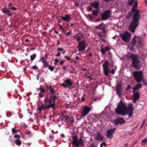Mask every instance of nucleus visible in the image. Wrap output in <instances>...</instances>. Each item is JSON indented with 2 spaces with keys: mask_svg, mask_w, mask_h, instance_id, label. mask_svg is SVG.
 I'll return each instance as SVG.
<instances>
[{
  "mask_svg": "<svg viewBox=\"0 0 147 147\" xmlns=\"http://www.w3.org/2000/svg\"><path fill=\"white\" fill-rule=\"evenodd\" d=\"M138 3L136 1L135 2L131 10L134 13L132 17V21L130 23L129 26V30L133 32H135L136 28L139 24V19L141 18V15L140 13L139 10L135 7H137Z\"/></svg>",
  "mask_w": 147,
  "mask_h": 147,
  "instance_id": "f257e3e1",
  "label": "nucleus"
},
{
  "mask_svg": "<svg viewBox=\"0 0 147 147\" xmlns=\"http://www.w3.org/2000/svg\"><path fill=\"white\" fill-rule=\"evenodd\" d=\"M134 110L133 107L131 104L126 107L122 101L121 100L115 109V112L117 114L124 116L128 114V117L130 118L133 115Z\"/></svg>",
  "mask_w": 147,
  "mask_h": 147,
  "instance_id": "f03ea898",
  "label": "nucleus"
},
{
  "mask_svg": "<svg viewBox=\"0 0 147 147\" xmlns=\"http://www.w3.org/2000/svg\"><path fill=\"white\" fill-rule=\"evenodd\" d=\"M126 57L128 60L131 59V66L137 69H140L141 67V64H140V61L138 59L137 55L133 53H131L126 55Z\"/></svg>",
  "mask_w": 147,
  "mask_h": 147,
  "instance_id": "7ed1b4c3",
  "label": "nucleus"
},
{
  "mask_svg": "<svg viewBox=\"0 0 147 147\" xmlns=\"http://www.w3.org/2000/svg\"><path fill=\"white\" fill-rule=\"evenodd\" d=\"M142 37L137 36L135 35L132 40V41L129 43L130 45L132 47H135L138 48L139 47H142L144 45V43L142 41Z\"/></svg>",
  "mask_w": 147,
  "mask_h": 147,
  "instance_id": "20e7f679",
  "label": "nucleus"
},
{
  "mask_svg": "<svg viewBox=\"0 0 147 147\" xmlns=\"http://www.w3.org/2000/svg\"><path fill=\"white\" fill-rule=\"evenodd\" d=\"M72 139L73 141L72 143L75 146L77 147H79L80 146L82 147L84 145V141L82 138L79 139H78L77 136H75L72 137Z\"/></svg>",
  "mask_w": 147,
  "mask_h": 147,
  "instance_id": "39448f33",
  "label": "nucleus"
},
{
  "mask_svg": "<svg viewBox=\"0 0 147 147\" xmlns=\"http://www.w3.org/2000/svg\"><path fill=\"white\" fill-rule=\"evenodd\" d=\"M143 72L142 71H134L133 73V76L134 80L138 83L141 82L143 79Z\"/></svg>",
  "mask_w": 147,
  "mask_h": 147,
  "instance_id": "423d86ee",
  "label": "nucleus"
},
{
  "mask_svg": "<svg viewBox=\"0 0 147 147\" xmlns=\"http://www.w3.org/2000/svg\"><path fill=\"white\" fill-rule=\"evenodd\" d=\"M111 11L109 10L105 11L102 15L101 20L104 21L110 17L111 15Z\"/></svg>",
  "mask_w": 147,
  "mask_h": 147,
  "instance_id": "0eeeda50",
  "label": "nucleus"
},
{
  "mask_svg": "<svg viewBox=\"0 0 147 147\" xmlns=\"http://www.w3.org/2000/svg\"><path fill=\"white\" fill-rule=\"evenodd\" d=\"M122 39L123 41L126 42H129L130 35L128 31H126L121 35Z\"/></svg>",
  "mask_w": 147,
  "mask_h": 147,
  "instance_id": "6e6552de",
  "label": "nucleus"
},
{
  "mask_svg": "<svg viewBox=\"0 0 147 147\" xmlns=\"http://www.w3.org/2000/svg\"><path fill=\"white\" fill-rule=\"evenodd\" d=\"M109 62L107 61H106L102 66L103 67L105 74L107 76H108L109 75Z\"/></svg>",
  "mask_w": 147,
  "mask_h": 147,
  "instance_id": "1a4fd4ad",
  "label": "nucleus"
},
{
  "mask_svg": "<svg viewBox=\"0 0 147 147\" xmlns=\"http://www.w3.org/2000/svg\"><path fill=\"white\" fill-rule=\"evenodd\" d=\"M91 108L90 107L85 106L83 107V111L81 114V116L83 117L88 114L89 112L91 111Z\"/></svg>",
  "mask_w": 147,
  "mask_h": 147,
  "instance_id": "9d476101",
  "label": "nucleus"
},
{
  "mask_svg": "<svg viewBox=\"0 0 147 147\" xmlns=\"http://www.w3.org/2000/svg\"><path fill=\"white\" fill-rule=\"evenodd\" d=\"M114 124L116 125H118L119 124L123 125L125 123L126 121L123 118L118 117L114 120Z\"/></svg>",
  "mask_w": 147,
  "mask_h": 147,
  "instance_id": "9b49d317",
  "label": "nucleus"
},
{
  "mask_svg": "<svg viewBox=\"0 0 147 147\" xmlns=\"http://www.w3.org/2000/svg\"><path fill=\"white\" fill-rule=\"evenodd\" d=\"M133 94L132 96V100L133 102L136 103V101L140 98V94L139 92H133Z\"/></svg>",
  "mask_w": 147,
  "mask_h": 147,
  "instance_id": "f8f14e48",
  "label": "nucleus"
},
{
  "mask_svg": "<svg viewBox=\"0 0 147 147\" xmlns=\"http://www.w3.org/2000/svg\"><path fill=\"white\" fill-rule=\"evenodd\" d=\"M78 50L79 51L84 50L86 48V43L84 40H83L79 42L78 46Z\"/></svg>",
  "mask_w": 147,
  "mask_h": 147,
  "instance_id": "ddd939ff",
  "label": "nucleus"
},
{
  "mask_svg": "<svg viewBox=\"0 0 147 147\" xmlns=\"http://www.w3.org/2000/svg\"><path fill=\"white\" fill-rule=\"evenodd\" d=\"M116 129V128H114L107 130V134L106 135L107 137L110 139H111Z\"/></svg>",
  "mask_w": 147,
  "mask_h": 147,
  "instance_id": "4468645a",
  "label": "nucleus"
},
{
  "mask_svg": "<svg viewBox=\"0 0 147 147\" xmlns=\"http://www.w3.org/2000/svg\"><path fill=\"white\" fill-rule=\"evenodd\" d=\"M2 12L8 16H11L13 15V13L10 12V11L6 7H3L2 9Z\"/></svg>",
  "mask_w": 147,
  "mask_h": 147,
  "instance_id": "2eb2a0df",
  "label": "nucleus"
},
{
  "mask_svg": "<svg viewBox=\"0 0 147 147\" xmlns=\"http://www.w3.org/2000/svg\"><path fill=\"white\" fill-rule=\"evenodd\" d=\"M50 108L49 105L47 106L45 105L42 104L37 107V110L39 111L40 112H41L42 110H44L46 109H49Z\"/></svg>",
  "mask_w": 147,
  "mask_h": 147,
  "instance_id": "dca6fc26",
  "label": "nucleus"
},
{
  "mask_svg": "<svg viewBox=\"0 0 147 147\" xmlns=\"http://www.w3.org/2000/svg\"><path fill=\"white\" fill-rule=\"evenodd\" d=\"M142 87V85L140 83H138L135 85L133 88V92H136L140 88Z\"/></svg>",
  "mask_w": 147,
  "mask_h": 147,
  "instance_id": "f3484780",
  "label": "nucleus"
},
{
  "mask_svg": "<svg viewBox=\"0 0 147 147\" xmlns=\"http://www.w3.org/2000/svg\"><path fill=\"white\" fill-rule=\"evenodd\" d=\"M122 86L120 84L117 85L116 93L119 96L121 94Z\"/></svg>",
  "mask_w": 147,
  "mask_h": 147,
  "instance_id": "a211bd4d",
  "label": "nucleus"
},
{
  "mask_svg": "<svg viewBox=\"0 0 147 147\" xmlns=\"http://www.w3.org/2000/svg\"><path fill=\"white\" fill-rule=\"evenodd\" d=\"M40 61H41L43 63V66L44 67L46 68L49 65L47 61L45 60V57H41Z\"/></svg>",
  "mask_w": 147,
  "mask_h": 147,
  "instance_id": "6ab92c4d",
  "label": "nucleus"
},
{
  "mask_svg": "<svg viewBox=\"0 0 147 147\" xmlns=\"http://www.w3.org/2000/svg\"><path fill=\"white\" fill-rule=\"evenodd\" d=\"M61 19L65 21L68 22L71 20V18L69 15H66L65 17L62 16Z\"/></svg>",
  "mask_w": 147,
  "mask_h": 147,
  "instance_id": "aec40b11",
  "label": "nucleus"
},
{
  "mask_svg": "<svg viewBox=\"0 0 147 147\" xmlns=\"http://www.w3.org/2000/svg\"><path fill=\"white\" fill-rule=\"evenodd\" d=\"M104 138L102 136L100 133L99 132H98L96 136V140L97 141H102L103 139Z\"/></svg>",
  "mask_w": 147,
  "mask_h": 147,
  "instance_id": "412c9836",
  "label": "nucleus"
},
{
  "mask_svg": "<svg viewBox=\"0 0 147 147\" xmlns=\"http://www.w3.org/2000/svg\"><path fill=\"white\" fill-rule=\"evenodd\" d=\"M90 4L95 8H97L99 6V2L95 1L91 3Z\"/></svg>",
  "mask_w": 147,
  "mask_h": 147,
  "instance_id": "4be33fe9",
  "label": "nucleus"
},
{
  "mask_svg": "<svg viewBox=\"0 0 147 147\" xmlns=\"http://www.w3.org/2000/svg\"><path fill=\"white\" fill-rule=\"evenodd\" d=\"M65 82L66 84L69 85V87H70L73 85V83L69 78L66 79L65 80Z\"/></svg>",
  "mask_w": 147,
  "mask_h": 147,
  "instance_id": "5701e85b",
  "label": "nucleus"
},
{
  "mask_svg": "<svg viewBox=\"0 0 147 147\" xmlns=\"http://www.w3.org/2000/svg\"><path fill=\"white\" fill-rule=\"evenodd\" d=\"M56 100H52V101L53 102V103H52L51 104L49 105L50 108H52L53 109L55 110V105L56 103Z\"/></svg>",
  "mask_w": 147,
  "mask_h": 147,
  "instance_id": "b1692460",
  "label": "nucleus"
},
{
  "mask_svg": "<svg viewBox=\"0 0 147 147\" xmlns=\"http://www.w3.org/2000/svg\"><path fill=\"white\" fill-rule=\"evenodd\" d=\"M105 24H104L103 23H102L99 25L95 26V28L101 30L103 27H105Z\"/></svg>",
  "mask_w": 147,
  "mask_h": 147,
  "instance_id": "393cba45",
  "label": "nucleus"
},
{
  "mask_svg": "<svg viewBox=\"0 0 147 147\" xmlns=\"http://www.w3.org/2000/svg\"><path fill=\"white\" fill-rule=\"evenodd\" d=\"M8 7L9 9H11L13 10H16L17 9L16 7H15L12 5L11 3H10L8 4Z\"/></svg>",
  "mask_w": 147,
  "mask_h": 147,
  "instance_id": "a878e982",
  "label": "nucleus"
},
{
  "mask_svg": "<svg viewBox=\"0 0 147 147\" xmlns=\"http://www.w3.org/2000/svg\"><path fill=\"white\" fill-rule=\"evenodd\" d=\"M52 98L50 97L49 99H47L45 101V105H47L48 102V105H49L51 104L52 101Z\"/></svg>",
  "mask_w": 147,
  "mask_h": 147,
  "instance_id": "bb28decb",
  "label": "nucleus"
},
{
  "mask_svg": "<svg viewBox=\"0 0 147 147\" xmlns=\"http://www.w3.org/2000/svg\"><path fill=\"white\" fill-rule=\"evenodd\" d=\"M47 89H49L50 91L51 92V93L53 95H54L55 94V90L54 88H52L51 86H50L49 87H47Z\"/></svg>",
  "mask_w": 147,
  "mask_h": 147,
  "instance_id": "cd10ccee",
  "label": "nucleus"
},
{
  "mask_svg": "<svg viewBox=\"0 0 147 147\" xmlns=\"http://www.w3.org/2000/svg\"><path fill=\"white\" fill-rule=\"evenodd\" d=\"M15 143L18 146H20L22 144L21 141L19 139H16L15 141Z\"/></svg>",
  "mask_w": 147,
  "mask_h": 147,
  "instance_id": "c85d7f7f",
  "label": "nucleus"
},
{
  "mask_svg": "<svg viewBox=\"0 0 147 147\" xmlns=\"http://www.w3.org/2000/svg\"><path fill=\"white\" fill-rule=\"evenodd\" d=\"M36 54L34 53L33 55H32L30 56V60L32 61L34 60L36 57Z\"/></svg>",
  "mask_w": 147,
  "mask_h": 147,
  "instance_id": "c756f323",
  "label": "nucleus"
},
{
  "mask_svg": "<svg viewBox=\"0 0 147 147\" xmlns=\"http://www.w3.org/2000/svg\"><path fill=\"white\" fill-rule=\"evenodd\" d=\"M92 11H93L92 12V13L93 15L96 16H97V14L98 12V10H92Z\"/></svg>",
  "mask_w": 147,
  "mask_h": 147,
  "instance_id": "7c9ffc66",
  "label": "nucleus"
},
{
  "mask_svg": "<svg viewBox=\"0 0 147 147\" xmlns=\"http://www.w3.org/2000/svg\"><path fill=\"white\" fill-rule=\"evenodd\" d=\"M40 90V92H46V90L42 88V86H41L40 88L38 89V90Z\"/></svg>",
  "mask_w": 147,
  "mask_h": 147,
  "instance_id": "2f4dec72",
  "label": "nucleus"
},
{
  "mask_svg": "<svg viewBox=\"0 0 147 147\" xmlns=\"http://www.w3.org/2000/svg\"><path fill=\"white\" fill-rule=\"evenodd\" d=\"M61 116L62 117H64V119L66 121H68V120L69 118V117L68 115H67L66 116L64 115L62 113L61 114Z\"/></svg>",
  "mask_w": 147,
  "mask_h": 147,
  "instance_id": "473e14b6",
  "label": "nucleus"
},
{
  "mask_svg": "<svg viewBox=\"0 0 147 147\" xmlns=\"http://www.w3.org/2000/svg\"><path fill=\"white\" fill-rule=\"evenodd\" d=\"M48 67V68L51 71H53L55 69V67L54 66H52L50 65H49Z\"/></svg>",
  "mask_w": 147,
  "mask_h": 147,
  "instance_id": "72a5a7b5",
  "label": "nucleus"
},
{
  "mask_svg": "<svg viewBox=\"0 0 147 147\" xmlns=\"http://www.w3.org/2000/svg\"><path fill=\"white\" fill-rule=\"evenodd\" d=\"M50 97L52 98V100H56L57 98V97L56 95H51Z\"/></svg>",
  "mask_w": 147,
  "mask_h": 147,
  "instance_id": "f704fd0d",
  "label": "nucleus"
},
{
  "mask_svg": "<svg viewBox=\"0 0 147 147\" xmlns=\"http://www.w3.org/2000/svg\"><path fill=\"white\" fill-rule=\"evenodd\" d=\"M105 28L106 26L105 27L103 26L102 28L101 29L102 30L103 32L104 33H106L107 32V30H106V29Z\"/></svg>",
  "mask_w": 147,
  "mask_h": 147,
  "instance_id": "c9c22d12",
  "label": "nucleus"
},
{
  "mask_svg": "<svg viewBox=\"0 0 147 147\" xmlns=\"http://www.w3.org/2000/svg\"><path fill=\"white\" fill-rule=\"evenodd\" d=\"M135 0H129L128 4L129 5H131L134 3Z\"/></svg>",
  "mask_w": 147,
  "mask_h": 147,
  "instance_id": "e433bc0d",
  "label": "nucleus"
},
{
  "mask_svg": "<svg viewBox=\"0 0 147 147\" xmlns=\"http://www.w3.org/2000/svg\"><path fill=\"white\" fill-rule=\"evenodd\" d=\"M11 131L14 133H16L18 132L17 130L15 128H13L11 129Z\"/></svg>",
  "mask_w": 147,
  "mask_h": 147,
  "instance_id": "4c0bfd02",
  "label": "nucleus"
},
{
  "mask_svg": "<svg viewBox=\"0 0 147 147\" xmlns=\"http://www.w3.org/2000/svg\"><path fill=\"white\" fill-rule=\"evenodd\" d=\"M147 142V138H146L143 140L142 142V144L143 145H145Z\"/></svg>",
  "mask_w": 147,
  "mask_h": 147,
  "instance_id": "58836bf2",
  "label": "nucleus"
},
{
  "mask_svg": "<svg viewBox=\"0 0 147 147\" xmlns=\"http://www.w3.org/2000/svg\"><path fill=\"white\" fill-rule=\"evenodd\" d=\"M132 88V86L130 85V84H128L127 85V88L126 89V90H129Z\"/></svg>",
  "mask_w": 147,
  "mask_h": 147,
  "instance_id": "ea45409f",
  "label": "nucleus"
},
{
  "mask_svg": "<svg viewBox=\"0 0 147 147\" xmlns=\"http://www.w3.org/2000/svg\"><path fill=\"white\" fill-rule=\"evenodd\" d=\"M68 121L70 122H71L72 123H73L74 122V119L73 117H72L71 118L69 117V118L68 120Z\"/></svg>",
  "mask_w": 147,
  "mask_h": 147,
  "instance_id": "a19ab883",
  "label": "nucleus"
},
{
  "mask_svg": "<svg viewBox=\"0 0 147 147\" xmlns=\"http://www.w3.org/2000/svg\"><path fill=\"white\" fill-rule=\"evenodd\" d=\"M101 51L102 53L104 55L105 54V52H106V51H105V49H103L102 47L101 48Z\"/></svg>",
  "mask_w": 147,
  "mask_h": 147,
  "instance_id": "79ce46f5",
  "label": "nucleus"
},
{
  "mask_svg": "<svg viewBox=\"0 0 147 147\" xmlns=\"http://www.w3.org/2000/svg\"><path fill=\"white\" fill-rule=\"evenodd\" d=\"M142 81L143 82L144 85L146 86H147V81L145 79L143 80V79H142Z\"/></svg>",
  "mask_w": 147,
  "mask_h": 147,
  "instance_id": "37998d69",
  "label": "nucleus"
},
{
  "mask_svg": "<svg viewBox=\"0 0 147 147\" xmlns=\"http://www.w3.org/2000/svg\"><path fill=\"white\" fill-rule=\"evenodd\" d=\"M103 145L105 147L107 146V144H106V143L105 142H103L102 143L100 144V147H103Z\"/></svg>",
  "mask_w": 147,
  "mask_h": 147,
  "instance_id": "c03bdc74",
  "label": "nucleus"
},
{
  "mask_svg": "<svg viewBox=\"0 0 147 147\" xmlns=\"http://www.w3.org/2000/svg\"><path fill=\"white\" fill-rule=\"evenodd\" d=\"M115 68H116L115 69H112L111 70V71H110V73H111L112 74H113V75L114 74H115V71L116 69L117 68L116 66L115 67Z\"/></svg>",
  "mask_w": 147,
  "mask_h": 147,
  "instance_id": "a18cd8bd",
  "label": "nucleus"
},
{
  "mask_svg": "<svg viewBox=\"0 0 147 147\" xmlns=\"http://www.w3.org/2000/svg\"><path fill=\"white\" fill-rule=\"evenodd\" d=\"M110 49L108 46H106L105 47V51H106V52L110 50Z\"/></svg>",
  "mask_w": 147,
  "mask_h": 147,
  "instance_id": "49530a36",
  "label": "nucleus"
},
{
  "mask_svg": "<svg viewBox=\"0 0 147 147\" xmlns=\"http://www.w3.org/2000/svg\"><path fill=\"white\" fill-rule=\"evenodd\" d=\"M59 60L57 59H56L55 60V62L54 63V64L55 65H57L58 64L57 63L59 62Z\"/></svg>",
  "mask_w": 147,
  "mask_h": 147,
  "instance_id": "de8ad7c7",
  "label": "nucleus"
},
{
  "mask_svg": "<svg viewBox=\"0 0 147 147\" xmlns=\"http://www.w3.org/2000/svg\"><path fill=\"white\" fill-rule=\"evenodd\" d=\"M61 86L65 88H67L68 87H69V86H68L64 83L62 84H61Z\"/></svg>",
  "mask_w": 147,
  "mask_h": 147,
  "instance_id": "09e8293b",
  "label": "nucleus"
},
{
  "mask_svg": "<svg viewBox=\"0 0 147 147\" xmlns=\"http://www.w3.org/2000/svg\"><path fill=\"white\" fill-rule=\"evenodd\" d=\"M58 26H59V28H60V29H62L63 31L64 32H65L64 30L63 29V27H62V26L61 25L59 24V25Z\"/></svg>",
  "mask_w": 147,
  "mask_h": 147,
  "instance_id": "8fccbe9b",
  "label": "nucleus"
},
{
  "mask_svg": "<svg viewBox=\"0 0 147 147\" xmlns=\"http://www.w3.org/2000/svg\"><path fill=\"white\" fill-rule=\"evenodd\" d=\"M14 138H18V139H19L20 138V137L18 135H15L14 136Z\"/></svg>",
  "mask_w": 147,
  "mask_h": 147,
  "instance_id": "3c124183",
  "label": "nucleus"
},
{
  "mask_svg": "<svg viewBox=\"0 0 147 147\" xmlns=\"http://www.w3.org/2000/svg\"><path fill=\"white\" fill-rule=\"evenodd\" d=\"M11 115V114L10 112H8L6 113V115L8 117H10Z\"/></svg>",
  "mask_w": 147,
  "mask_h": 147,
  "instance_id": "603ef678",
  "label": "nucleus"
},
{
  "mask_svg": "<svg viewBox=\"0 0 147 147\" xmlns=\"http://www.w3.org/2000/svg\"><path fill=\"white\" fill-rule=\"evenodd\" d=\"M88 17L90 18V19L91 20H93V17L92 16V14H89L88 15Z\"/></svg>",
  "mask_w": 147,
  "mask_h": 147,
  "instance_id": "864d4df0",
  "label": "nucleus"
},
{
  "mask_svg": "<svg viewBox=\"0 0 147 147\" xmlns=\"http://www.w3.org/2000/svg\"><path fill=\"white\" fill-rule=\"evenodd\" d=\"M64 57L68 61H70L71 59L70 57L67 56H65Z\"/></svg>",
  "mask_w": 147,
  "mask_h": 147,
  "instance_id": "5fc2aeb1",
  "label": "nucleus"
},
{
  "mask_svg": "<svg viewBox=\"0 0 147 147\" xmlns=\"http://www.w3.org/2000/svg\"><path fill=\"white\" fill-rule=\"evenodd\" d=\"M64 62H65V61L64 60L60 61V65L61 66H62L63 65Z\"/></svg>",
  "mask_w": 147,
  "mask_h": 147,
  "instance_id": "6e6d98bb",
  "label": "nucleus"
},
{
  "mask_svg": "<svg viewBox=\"0 0 147 147\" xmlns=\"http://www.w3.org/2000/svg\"><path fill=\"white\" fill-rule=\"evenodd\" d=\"M71 30L69 31L67 33H65V35H69L71 33Z\"/></svg>",
  "mask_w": 147,
  "mask_h": 147,
  "instance_id": "4d7b16f0",
  "label": "nucleus"
},
{
  "mask_svg": "<svg viewBox=\"0 0 147 147\" xmlns=\"http://www.w3.org/2000/svg\"><path fill=\"white\" fill-rule=\"evenodd\" d=\"M40 77V74H37L36 76V79L37 80H38L39 79Z\"/></svg>",
  "mask_w": 147,
  "mask_h": 147,
  "instance_id": "13d9d810",
  "label": "nucleus"
},
{
  "mask_svg": "<svg viewBox=\"0 0 147 147\" xmlns=\"http://www.w3.org/2000/svg\"><path fill=\"white\" fill-rule=\"evenodd\" d=\"M57 50L58 51H62L63 50V49L61 48H58L57 49Z\"/></svg>",
  "mask_w": 147,
  "mask_h": 147,
  "instance_id": "bf43d9fd",
  "label": "nucleus"
},
{
  "mask_svg": "<svg viewBox=\"0 0 147 147\" xmlns=\"http://www.w3.org/2000/svg\"><path fill=\"white\" fill-rule=\"evenodd\" d=\"M88 11H90L92 10V8L91 7H90V6H88Z\"/></svg>",
  "mask_w": 147,
  "mask_h": 147,
  "instance_id": "052dcab7",
  "label": "nucleus"
},
{
  "mask_svg": "<svg viewBox=\"0 0 147 147\" xmlns=\"http://www.w3.org/2000/svg\"><path fill=\"white\" fill-rule=\"evenodd\" d=\"M37 68V67L36 66H32V69H36Z\"/></svg>",
  "mask_w": 147,
  "mask_h": 147,
  "instance_id": "680f3d73",
  "label": "nucleus"
},
{
  "mask_svg": "<svg viewBox=\"0 0 147 147\" xmlns=\"http://www.w3.org/2000/svg\"><path fill=\"white\" fill-rule=\"evenodd\" d=\"M38 95H39V96L40 97L42 98L43 97L42 94L41 93H39Z\"/></svg>",
  "mask_w": 147,
  "mask_h": 147,
  "instance_id": "e2e57ef3",
  "label": "nucleus"
},
{
  "mask_svg": "<svg viewBox=\"0 0 147 147\" xmlns=\"http://www.w3.org/2000/svg\"><path fill=\"white\" fill-rule=\"evenodd\" d=\"M61 54L60 53L58 52L56 55V57H59L60 55Z\"/></svg>",
  "mask_w": 147,
  "mask_h": 147,
  "instance_id": "0e129e2a",
  "label": "nucleus"
},
{
  "mask_svg": "<svg viewBox=\"0 0 147 147\" xmlns=\"http://www.w3.org/2000/svg\"><path fill=\"white\" fill-rule=\"evenodd\" d=\"M88 78H89L90 79V80H92L93 79V78L92 77H91V76H88Z\"/></svg>",
  "mask_w": 147,
  "mask_h": 147,
  "instance_id": "69168bd1",
  "label": "nucleus"
},
{
  "mask_svg": "<svg viewBox=\"0 0 147 147\" xmlns=\"http://www.w3.org/2000/svg\"><path fill=\"white\" fill-rule=\"evenodd\" d=\"M88 55L90 57H92V53H89Z\"/></svg>",
  "mask_w": 147,
  "mask_h": 147,
  "instance_id": "338daca9",
  "label": "nucleus"
},
{
  "mask_svg": "<svg viewBox=\"0 0 147 147\" xmlns=\"http://www.w3.org/2000/svg\"><path fill=\"white\" fill-rule=\"evenodd\" d=\"M90 147H95V146L94 144H91Z\"/></svg>",
  "mask_w": 147,
  "mask_h": 147,
  "instance_id": "774afa93",
  "label": "nucleus"
}]
</instances>
